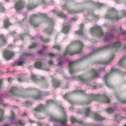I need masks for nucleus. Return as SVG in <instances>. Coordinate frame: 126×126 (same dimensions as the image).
Segmentation results:
<instances>
[{"instance_id":"obj_1","label":"nucleus","mask_w":126,"mask_h":126,"mask_svg":"<svg viewBox=\"0 0 126 126\" xmlns=\"http://www.w3.org/2000/svg\"><path fill=\"white\" fill-rule=\"evenodd\" d=\"M84 47L82 43L79 40L72 42L66 48L64 52V56L72 55L81 52Z\"/></svg>"},{"instance_id":"obj_2","label":"nucleus","mask_w":126,"mask_h":126,"mask_svg":"<svg viewBox=\"0 0 126 126\" xmlns=\"http://www.w3.org/2000/svg\"><path fill=\"white\" fill-rule=\"evenodd\" d=\"M88 98L87 100L85 102L86 104H89L94 100L98 101L100 102L105 103H109L110 100L109 98L105 95H100L99 94L94 95L90 94L87 95Z\"/></svg>"},{"instance_id":"obj_3","label":"nucleus","mask_w":126,"mask_h":126,"mask_svg":"<svg viewBox=\"0 0 126 126\" xmlns=\"http://www.w3.org/2000/svg\"><path fill=\"white\" fill-rule=\"evenodd\" d=\"M121 46V43L119 41H117L110 45L105 46H101L93 51L90 53L89 55L86 56L85 58L87 57H90L93 55L94 54L97 52L101 51L110 49L112 48H119Z\"/></svg>"},{"instance_id":"obj_4","label":"nucleus","mask_w":126,"mask_h":126,"mask_svg":"<svg viewBox=\"0 0 126 126\" xmlns=\"http://www.w3.org/2000/svg\"><path fill=\"white\" fill-rule=\"evenodd\" d=\"M122 17L118 16L117 15V12L115 9L114 8H111L109 10L108 13L105 16V18L110 19L111 20H116L117 21Z\"/></svg>"},{"instance_id":"obj_5","label":"nucleus","mask_w":126,"mask_h":126,"mask_svg":"<svg viewBox=\"0 0 126 126\" xmlns=\"http://www.w3.org/2000/svg\"><path fill=\"white\" fill-rule=\"evenodd\" d=\"M62 110L63 117L62 119H59L55 117L51 116L50 118V120L52 121H56L59 122L61 124H64L66 123L68 119L67 116L66 115V113L63 110V108L62 107H61Z\"/></svg>"},{"instance_id":"obj_6","label":"nucleus","mask_w":126,"mask_h":126,"mask_svg":"<svg viewBox=\"0 0 126 126\" xmlns=\"http://www.w3.org/2000/svg\"><path fill=\"white\" fill-rule=\"evenodd\" d=\"M85 113L87 116H89L91 114L92 115L94 116L92 118L95 120L100 121L105 119V118L102 117L97 113L92 112L90 108H88L86 109Z\"/></svg>"},{"instance_id":"obj_7","label":"nucleus","mask_w":126,"mask_h":126,"mask_svg":"<svg viewBox=\"0 0 126 126\" xmlns=\"http://www.w3.org/2000/svg\"><path fill=\"white\" fill-rule=\"evenodd\" d=\"M90 32L92 34H96L98 36H102L104 34L103 32L101 27L98 26L92 27L90 30Z\"/></svg>"},{"instance_id":"obj_8","label":"nucleus","mask_w":126,"mask_h":126,"mask_svg":"<svg viewBox=\"0 0 126 126\" xmlns=\"http://www.w3.org/2000/svg\"><path fill=\"white\" fill-rule=\"evenodd\" d=\"M53 101L52 100H47L46 101V105L41 104L38 105L35 108L34 110L39 112H41L45 110L47 106L49 104H51Z\"/></svg>"},{"instance_id":"obj_9","label":"nucleus","mask_w":126,"mask_h":126,"mask_svg":"<svg viewBox=\"0 0 126 126\" xmlns=\"http://www.w3.org/2000/svg\"><path fill=\"white\" fill-rule=\"evenodd\" d=\"M83 58L79 59L77 61L74 62H70L69 63L68 68L69 69V72L70 74H72L74 73L75 70L74 69V67L75 64L83 60Z\"/></svg>"},{"instance_id":"obj_10","label":"nucleus","mask_w":126,"mask_h":126,"mask_svg":"<svg viewBox=\"0 0 126 126\" xmlns=\"http://www.w3.org/2000/svg\"><path fill=\"white\" fill-rule=\"evenodd\" d=\"M119 71V70L114 68H112L111 69V72L108 73L106 74L104 76V79L105 80L107 86L110 88H112V86L111 84L109 83L107 81V79L111 75L112 72H118Z\"/></svg>"},{"instance_id":"obj_11","label":"nucleus","mask_w":126,"mask_h":126,"mask_svg":"<svg viewBox=\"0 0 126 126\" xmlns=\"http://www.w3.org/2000/svg\"><path fill=\"white\" fill-rule=\"evenodd\" d=\"M14 55L13 52L9 50H5L3 54V55L6 60L10 59Z\"/></svg>"},{"instance_id":"obj_12","label":"nucleus","mask_w":126,"mask_h":126,"mask_svg":"<svg viewBox=\"0 0 126 126\" xmlns=\"http://www.w3.org/2000/svg\"><path fill=\"white\" fill-rule=\"evenodd\" d=\"M25 3L24 1L21 0H19L15 5V7L16 10L22 9L24 7Z\"/></svg>"},{"instance_id":"obj_13","label":"nucleus","mask_w":126,"mask_h":126,"mask_svg":"<svg viewBox=\"0 0 126 126\" xmlns=\"http://www.w3.org/2000/svg\"><path fill=\"white\" fill-rule=\"evenodd\" d=\"M38 16L37 14L33 15L30 18V19L29 22L30 24L34 27H37L39 25V24L34 22V18L37 16Z\"/></svg>"},{"instance_id":"obj_14","label":"nucleus","mask_w":126,"mask_h":126,"mask_svg":"<svg viewBox=\"0 0 126 126\" xmlns=\"http://www.w3.org/2000/svg\"><path fill=\"white\" fill-rule=\"evenodd\" d=\"M53 86L56 88L59 87L61 84V82L60 80L56 79H54L52 80Z\"/></svg>"},{"instance_id":"obj_15","label":"nucleus","mask_w":126,"mask_h":126,"mask_svg":"<svg viewBox=\"0 0 126 126\" xmlns=\"http://www.w3.org/2000/svg\"><path fill=\"white\" fill-rule=\"evenodd\" d=\"M70 120L72 124L76 123L80 124L82 125H84V123L82 121L78 120L77 119H76L73 116H71L70 117Z\"/></svg>"},{"instance_id":"obj_16","label":"nucleus","mask_w":126,"mask_h":126,"mask_svg":"<svg viewBox=\"0 0 126 126\" xmlns=\"http://www.w3.org/2000/svg\"><path fill=\"white\" fill-rule=\"evenodd\" d=\"M84 26V25L81 23L80 25V30L75 31L74 32V34H78L79 35H83V30Z\"/></svg>"},{"instance_id":"obj_17","label":"nucleus","mask_w":126,"mask_h":126,"mask_svg":"<svg viewBox=\"0 0 126 126\" xmlns=\"http://www.w3.org/2000/svg\"><path fill=\"white\" fill-rule=\"evenodd\" d=\"M18 89L16 87H12L9 91V92L12 95L16 96H18V95L17 94Z\"/></svg>"},{"instance_id":"obj_18","label":"nucleus","mask_w":126,"mask_h":126,"mask_svg":"<svg viewBox=\"0 0 126 126\" xmlns=\"http://www.w3.org/2000/svg\"><path fill=\"white\" fill-rule=\"evenodd\" d=\"M3 25L4 27L6 28L9 26L12 25L9 22V19L7 16L5 17L3 21Z\"/></svg>"},{"instance_id":"obj_19","label":"nucleus","mask_w":126,"mask_h":126,"mask_svg":"<svg viewBox=\"0 0 126 126\" xmlns=\"http://www.w3.org/2000/svg\"><path fill=\"white\" fill-rule=\"evenodd\" d=\"M6 43V41L4 35L3 34L0 35V47L4 45Z\"/></svg>"},{"instance_id":"obj_20","label":"nucleus","mask_w":126,"mask_h":126,"mask_svg":"<svg viewBox=\"0 0 126 126\" xmlns=\"http://www.w3.org/2000/svg\"><path fill=\"white\" fill-rule=\"evenodd\" d=\"M53 30V26H51L48 28L44 29L43 30V31L46 34H50L52 33Z\"/></svg>"},{"instance_id":"obj_21","label":"nucleus","mask_w":126,"mask_h":126,"mask_svg":"<svg viewBox=\"0 0 126 126\" xmlns=\"http://www.w3.org/2000/svg\"><path fill=\"white\" fill-rule=\"evenodd\" d=\"M78 80L79 81L81 82H84L87 85H89L90 84L89 82L87 80H85L83 77L82 76H78L77 77Z\"/></svg>"},{"instance_id":"obj_22","label":"nucleus","mask_w":126,"mask_h":126,"mask_svg":"<svg viewBox=\"0 0 126 126\" xmlns=\"http://www.w3.org/2000/svg\"><path fill=\"white\" fill-rule=\"evenodd\" d=\"M24 97H30L32 98L36 99H39L41 98V93L39 92L38 94H37L36 95H30L29 96H23Z\"/></svg>"},{"instance_id":"obj_23","label":"nucleus","mask_w":126,"mask_h":126,"mask_svg":"<svg viewBox=\"0 0 126 126\" xmlns=\"http://www.w3.org/2000/svg\"><path fill=\"white\" fill-rule=\"evenodd\" d=\"M91 72L93 75V78H98L99 77V75L98 74L99 72L98 70L92 69L91 70Z\"/></svg>"},{"instance_id":"obj_24","label":"nucleus","mask_w":126,"mask_h":126,"mask_svg":"<svg viewBox=\"0 0 126 126\" xmlns=\"http://www.w3.org/2000/svg\"><path fill=\"white\" fill-rule=\"evenodd\" d=\"M113 37V34L111 33H107L106 35V38L105 41H106L109 40V39L112 38Z\"/></svg>"},{"instance_id":"obj_25","label":"nucleus","mask_w":126,"mask_h":126,"mask_svg":"<svg viewBox=\"0 0 126 126\" xmlns=\"http://www.w3.org/2000/svg\"><path fill=\"white\" fill-rule=\"evenodd\" d=\"M70 26L69 25L66 26H63V28L62 29L63 32L64 33H68L70 30Z\"/></svg>"},{"instance_id":"obj_26","label":"nucleus","mask_w":126,"mask_h":126,"mask_svg":"<svg viewBox=\"0 0 126 126\" xmlns=\"http://www.w3.org/2000/svg\"><path fill=\"white\" fill-rule=\"evenodd\" d=\"M42 65V63L39 62H36L34 64V66L36 68L39 69H41Z\"/></svg>"},{"instance_id":"obj_27","label":"nucleus","mask_w":126,"mask_h":126,"mask_svg":"<svg viewBox=\"0 0 126 126\" xmlns=\"http://www.w3.org/2000/svg\"><path fill=\"white\" fill-rule=\"evenodd\" d=\"M126 60V56L122 58L119 62L118 64L120 66H123L125 61Z\"/></svg>"},{"instance_id":"obj_28","label":"nucleus","mask_w":126,"mask_h":126,"mask_svg":"<svg viewBox=\"0 0 126 126\" xmlns=\"http://www.w3.org/2000/svg\"><path fill=\"white\" fill-rule=\"evenodd\" d=\"M6 11V9L2 6L1 3H0V12L4 13Z\"/></svg>"},{"instance_id":"obj_29","label":"nucleus","mask_w":126,"mask_h":126,"mask_svg":"<svg viewBox=\"0 0 126 126\" xmlns=\"http://www.w3.org/2000/svg\"><path fill=\"white\" fill-rule=\"evenodd\" d=\"M112 59H110L108 61H99L96 63H97L100 64H109V63L111 61Z\"/></svg>"},{"instance_id":"obj_30","label":"nucleus","mask_w":126,"mask_h":126,"mask_svg":"<svg viewBox=\"0 0 126 126\" xmlns=\"http://www.w3.org/2000/svg\"><path fill=\"white\" fill-rule=\"evenodd\" d=\"M38 6L37 4L32 5H28L27 6V8L28 10H31L36 7Z\"/></svg>"},{"instance_id":"obj_31","label":"nucleus","mask_w":126,"mask_h":126,"mask_svg":"<svg viewBox=\"0 0 126 126\" xmlns=\"http://www.w3.org/2000/svg\"><path fill=\"white\" fill-rule=\"evenodd\" d=\"M25 63L23 61H19L16 62L15 63V65L16 66L21 65Z\"/></svg>"},{"instance_id":"obj_32","label":"nucleus","mask_w":126,"mask_h":126,"mask_svg":"<svg viewBox=\"0 0 126 126\" xmlns=\"http://www.w3.org/2000/svg\"><path fill=\"white\" fill-rule=\"evenodd\" d=\"M3 113L4 111L0 109V121H1L3 119Z\"/></svg>"},{"instance_id":"obj_33","label":"nucleus","mask_w":126,"mask_h":126,"mask_svg":"<svg viewBox=\"0 0 126 126\" xmlns=\"http://www.w3.org/2000/svg\"><path fill=\"white\" fill-rule=\"evenodd\" d=\"M40 38L42 41L46 43L49 42V39L48 38H44L42 36L40 37Z\"/></svg>"},{"instance_id":"obj_34","label":"nucleus","mask_w":126,"mask_h":126,"mask_svg":"<svg viewBox=\"0 0 126 126\" xmlns=\"http://www.w3.org/2000/svg\"><path fill=\"white\" fill-rule=\"evenodd\" d=\"M31 79L34 82H36L38 81V79L35 76L32 75L31 76Z\"/></svg>"},{"instance_id":"obj_35","label":"nucleus","mask_w":126,"mask_h":126,"mask_svg":"<svg viewBox=\"0 0 126 126\" xmlns=\"http://www.w3.org/2000/svg\"><path fill=\"white\" fill-rule=\"evenodd\" d=\"M57 15L58 16L63 18H65L66 17V16L63 12L58 13L57 14Z\"/></svg>"},{"instance_id":"obj_36","label":"nucleus","mask_w":126,"mask_h":126,"mask_svg":"<svg viewBox=\"0 0 126 126\" xmlns=\"http://www.w3.org/2000/svg\"><path fill=\"white\" fill-rule=\"evenodd\" d=\"M106 110L108 113H111L114 111V110L111 108H107L106 109Z\"/></svg>"},{"instance_id":"obj_37","label":"nucleus","mask_w":126,"mask_h":126,"mask_svg":"<svg viewBox=\"0 0 126 126\" xmlns=\"http://www.w3.org/2000/svg\"><path fill=\"white\" fill-rule=\"evenodd\" d=\"M95 4L96 7L98 9L100 8L103 6V5L99 3H95Z\"/></svg>"},{"instance_id":"obj_38","label":"nucleus","mask_w":126,"mask_h":126,"mask_svg":"<svg viewBox=\"0 0 126 126\" xmlns=\"http://www.w3.org/2000/svg\"><path fill=\"white\" fill-rule=\"evenodd\" d=\"M25 106L26 107H28L29 106L31 105L32 104V102L28 101H26L25 102Z\"/></svg>"},{"instance_id":"obj_39","label":"nucleus","mask_w":126,"mask_h":126,"mask_svg":"<svg viewBox=\"0 0 126 126\" xmlns=\"http://www.w3.org/2000/svg\"><path fill=\"white\" fill-rule=\"evenodd\" d=\"M18 124L19 125L23 126L25 124V123L22 120H19L18 121Z\"/></svg>"},{"instance_id":"obj_40","label":"nucleus","mask_w":126,"mask_h":126,"mask_svg":"<svg viewBox=\"0 0 126 126\" xmlns=\"http://www.w3.org/2000/svg\"><path fill=\"white\" fill-rule=\"evenodd\" d=\"M47 21L48 23H50L52 25H53V21L50 18H47Z\"/></svg>"},{"instance_id":"obj_41","label":"nucleus","mask_w":126,"mask_h":126,"mask_svg":"<svg viewBox=\"0 0 126 126\" xmlns=\"http://www.w3.org/2000/svg\"><path fill=\"white\" fill-rule=\"evenodd\" d=\"M68 10L69 13L71 14L77 13L79 12L72 10L68 9Z\"/></svg>"},{"instance_id":"obj_42","label":"nucleus","mask_w":126,"mask_h":126,"mask_svg":"<svg viewBox=\"0 0 126 126\" xmlns=\"http://www.w3.org/2000/svg\"><path fill=\"white\" fill-rule=\"evenodd\" d=\"M53 47L58 50H60L61 48L60 46L58 45H54L53 46Z\"/></svg>"},{"instance_id":"obj_43","label":"nucleus","mask_w":126,"mask_h":126,"mask_svg":"<svg viewBox=\"0 0 126 126\" xmlns=\"http://www.w3.org/2000/svg\"><path fill=\"white\" fill-rule=\"evenodd\" d=\"M75 91L77 93H79L81 94L84 95L85 94V91L83 90H79L78 91Z\"/></svg>"},{"instance_id":"obj_44","label":"nucleus","mask_w":126,"mask_h":126,"mask_svg":"<svg viewBox=\"0 0 126 126\" xmlns=\"http://www.w3.org/2000/svg\"><path fill=\"white\" fill-rule=\"evenodd\" d=\"M117 99H119V101H121L123 103H126V100L122 99L121 98H119V96H117L116 97Z\"/></svg>"},{"instance_id":"obj_45","label":"nucleus","mask_w":126,"mask_h":126,"mask_svg":"<svg viewBox=\"0 0 126 126\" xmlns=\"http://www.w3.org/2000/svg\"><path fill=\"white\" fill-rule=\"evenodd\" d=\"M36 46L35 43H33L29 47V48H32Z\"/></svg>"},{"instance_id":"obj_46","label":"nucleus","mask_w":126,"mask_h":126,"mask_svg":"<svg viewBox=\"0 0 126 126\" xmlns=\"http://www.w3.org/2000/svg\"><path fill=\"white\" fill-rule=\"evenodd\" d=\"M120 32L121 34H126V31L123 30L121 28L120 29Z\"/></svg>"},{"instance_id":"obj_47","label":"nucleus","mask_w":126,"mask_h":126,"mask_svg":"<svg viewBox=\"0 0 126 126\" xmlns=\"http://www.w3.org/2000/svg\"><path fill=\"white\" fill-rule=\"evenodd\" d=\"M12 114L10 116V118L11 119H14L15 118V114L12 111H11Z\"/></svg>"},{"instance_id":"obj_48","label":"nucleus","mask_w":126,"mask_h":126,"mask_svg":"<svg viewBox=\"0 0 126 126\" xmlns=\"http://www.w3.org/2000/svg\"><path fill=\"white\" fill-rule=\"evenodd\" d=\"M62 9H68L67 7L65 4H64L62 6Z\"/></svg>"},{"instance_id":"obj_49","label":"nucleus","mask_w":126,"mask_h":126,"mask_svg":"<svg viewBox=\"0 0 126 126\" xmlns=\"http://www.w3.org/2000/svg\"><path fill=\"white\" fill-rule=\"evenodd\" d=\"M31 55V54L28 53H24L23 55V56H30Z\"/></svg>"},{"instance_id":"obj_50","label":"nucleus","mask_w":126,"mask_h":126,"mask_svg":"<svg viewBox=\"0 0 126 126\" xmlns=\"http://www.w3.org/2000/svg\"><path fill=\"white\" fill-rule=\"evenodd\" d=\"M68 95H69L68 94L66 93L63 96L64 99H67L68 98Z\"/></svg>"},{"instance_id":"obj_51","label":"nucleus","mask_w":126,"mask_h":126,"mask_svg":"<svg viewBox=\"0 0 126 126\" xmlns=\"http://www.w3.org/2000/svg\"><path fill=\"white\" fill-rule=\"evenodd\" d=\"M48 55L50 57H55L56 56L54 54L51 53H49Z\"/></svg>"},{"instance_id":"obj_52","label":"nucleus","mask_w":126,"mask_h":126,"mask_svg":"<svg viewBox=\"0 0 126 126\" xmlns=\"http://www.w3.org/2000/svg\"><path fill=\"white\" fill-rule=\"evenodd\" d=\"M63 64V62L62 61H59L58 63V65L60 66L62 65Z\"/></svg>"},{"instance_id":"obj_53","label":"nucleus","mask_w":126,"mask_h":126,"mask_svg":"<svg viewBox=\"0 0 126 126\" xmlns=\"http://www.w3.org/2000/svg\"><path fill=\"white\" fill-rule=\"evenodd\" d=\"M120 119V116L119 114H116L115 115V119Z\"/></svg>"},{"instance_id":"obj_54","label":"nucleus","mask_w":126,"mask_h":126,"mask_svg":"<svg viewBox=\"0 0 126 126\" xmlns=\"http://www.w3.org/2000/svg\"><path fill=\"white\" fill-rule=\"evenodd\" d=\"M115 2L118 3L120 4L121 3V0H115Z\"/></svg>"},{"instance_id":"obj_55","label":"nucleus","mask_w":126,"mask_h":126,"mask_svg":"<svg viewBox=\"0 0 126 126\" xmlns=\"http://www.w3.org/2000/svg\"><path fill=\"white\" fill-rule=\"evenodd\" d=\"M48 86V83L47 82H46L44 84V87L45 88H47Z\"/></svg>"},{"instance_id":"obj_56","label":"nucleus","mask_w":126,"mask_h":126,"mask_svg":"<svg viewBox=\"0 0 126 126\" xmlns=\"http://www.w3.org/2000/svg\"><path fill=\"white\" fill-rule=\"evenodd\" d=\"M33 89L37 90L36 89H31L30 88H28L26 89V91H30V90H32Z\"/></svg>"},{"instance_id":"obj_57","label":"nucleus","mask_w":126,"mask_h":126,"mask_svg":"<svg viewBox=\"0 0 126 126\" xmlns=\"http://www.w3.org/2000/svg\"><path fill=\"white\" fill-rule=\"evenodd\" d=\"M48 64L49 65H52L53 64V62L51 60H49L48 61Z\"/></svg>"},{"instance_id":"obj_58","label":"nucleus","mask_w":126,"mask_h":126,"mask_svg":"<svg viewBox=\"0 0 126 126\" xmlns=\"http://www.w3.org/2000/svg\"><path fill=\"white\" fill-rule=\"evenodd\" d=\"M123 15L125 16H126V11L124 10L123 11Z\"/></svg>"},{"instance_id":"obj_59","label":"nucleus","mask_w":126,"mask_h":126,"mask_svg":"<svg viewBox=\"0 0 126 126\" xmlns=\"http://www.w3.org/2000/svg\"><path fill=\"white\" fill-rule=\"evenodd\" d=\"M7 80L9 82H10L13 80V79L11 78H8L7 79Z\"/></svg>"},{"instance_id":"obj_60","label":"nucleus","mask_w":126,"mask_h":126,"mask_svg":"<svg viewBox=\"0 0 126 126\" xmlns=\"http://www.w3.org/2000/svg\"><path fill=\"white\" fill-rule=\"evenodd\" d=\"M39 15L42 16H44L45 17H46V16L45 14H40Z\"/></svg>"},{"instance_id":"obj_61","label":"nucleus","mask_w":126,"mask_h":126,"mask_svg":"<svg viewBox=\"0 0 126 126\" xmlns=\"http://www.w3.org/2000/svg\"><path fill=\"white\" fill-rule=\"evenodd\" d=\"M43 48L44 49H45L46 48H48V47L47 46H43Z\"/></svg>"},{"instance_id":"obj_62","label":"nucleus","mask_w":126,"mask_h":126,"mask_svg":"<svg viewBox=\"0 0 126 126\" xmlns=\"http://www.w3.org/2000/svg\"><path fill=\"white\" fill-rule=\"evenodd\" d=\"M43 53L42 51H39L38 52V53L40 54H42Z\"/></svg>"},{"instance_id":"obj_63","label":"nucleus","mask_w":126,"mask_h":126,"mask_svg":"<svg viewBox=\"0 0 126 126\" xmlns=\"http://www.w3.org/2000/svg\"><path fill=\"white\" fill-rule=\"evenodd\" d=\"M44 70L47 71H50V69L47 68H45L44 69Z\"/></svg>"},{"instance_id":"obj_64","label":"nucleus","mask_w":126,"mask_h":126,"mask_svg":"<svg viewBox=\"0 0 126 126\" xmlns=\"http://www.w3.org/2000/svg\"><path fill=\"white\" fill-rule=\"evenodd\" d=\"M82 110H79L78 111V113H82Z\"/></svg>"}]
</instances>
